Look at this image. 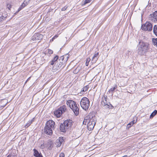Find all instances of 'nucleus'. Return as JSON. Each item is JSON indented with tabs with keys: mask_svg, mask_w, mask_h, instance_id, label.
I'll list each match as a JSON object with an SVG mask.
<instances>
[{
	"mask_svg": "<svg viewBox=\"0 0 157 157\" xmlns=\"http://www.w3.org/2000/svg\"><path fill=\"white\" fill-rule=\"evenodd\" d=\"M148 49V44L147 43L141 42H139L138 53L140 55H143Z\"/></svg>",
	"mask_w": 157,
	"mask_h": 157,
	"instance_id": "nucleus-1",
	"label": "nucleus"
},
{
	"mask_svg": "<svg viewBox=\"0 0 157 157\" xmlns=\"http://www.w3.org/2000/svg\"><path fill=\"white\" fill-rule=\"evenodd\" d=\"M55 122L52 120H49L46 123L45 125L50 128L54 129L55 125Z\"/></svg>",
	"mask_w": 157,
	"mask_h": 157,
	"instance_id": "nucleus-11",
	"label": "nucleus"
},
{
	"mask_svg": "<svg viewBox=\"0 0 157 157\" xmlns=\"http://www.w3.org/2000/svg\"><path fill=\"white\" fill-rule=\"evenodd\" d=\"M72 125V122L71 120H66L60 125V130L62 132H66V130L69 129Z\"/></svg>",
	"mask_w": 157,
	"mask_h": 157,
	"instance_id": "nucleus-2",
	"label": "nucleus"
},
{
	"mask_svg": "<svg viewBox=\"0 0 157 157\" xmlns=\"http://www.w3.org/2000/svg\"><path fill=\"white\" fill-rule=\"evenodd\" d=\"M91 119L90 117L89 116H86L84 119V121L83 122V124L86 125L87 123L90 121V119Z\"/></svg>",
	"mask_w": 157,
	"mask_h": 157,
	"instance_id": "nucleus-15",
	"label": "nucleus"
},
{
	"mask_svg": "<svg viewBox=\"0 0 157 157\" xmlns=\"http://www.w3.org/2000/svg\"><path fill=\"white\" fill-rule=\"evenodd\" d=\"M67 104L69 106L71 109L73 108L74 106L75 107V106H76L77 105L74 101L72 100H68L67 101Z\"/></svg>",
	"mask_w": 157,
	"mask_h": 157,
	"instance_id": "nucleus-10",
	"label": "nucleus"
},
{
	"mask_svg": "<svg viewBox=\"0 0 157 157\" xmlns=\"http://www.w3.org/2000/svg\"><path fill=\"white\" fill-rule=\"evenodd\" d=\"M36 157H43L42 155H41V153H40L39 154V155H38Z\"/></svg>",
	"mask_w": 157,
	"mask_h": 157,
	"instance_id": "nucleus-39",
	"label": "nucleus"
},
{
	"mask_svg": "<svg viewBox=\"0 0 157 157\" xmlns=\"http://www.w3.org/2000/svg\"><path fill=\"white\" fill-rule=\"evenodd\" d=\"M92 0H85L84 2V3L82 4V5H85L86 4L90 3Z\"/></svg>",
	"mask_w": 157,
	"mask_h": 157,
	"instance_id": "nucleus-27",
	"label": "nucleus"
},
{
	"mask_svg": "<svg viewBox=\"0 0 157 157\" xmlns=\"http://www.w3.org/2000/svg\"><path fill=\"white\" fill-rule=\"evenodd\" d=\"M59 57L58 56L56 55L53 59L50 62V64L51 65H53L55 63L56 64L57 61Z\"/></svg>",
	"mask_w": 157,
	"mask_h": 157,
	"instance_id": "nucleus-17",
	"label": "nucleus"
},
{
	"mask_svg": "<svg viewBox=\"0 0 157 157\" xmlns=\"http://www.w3.org/2000/svg\"><path fill=\"white\" fill-rule=\"evenodd\" d=\"M90 60V59L89 58H87L86 60V65L88 66L89 64V63Z\"/></svg>",
	"mask_w": 157,
	"mask_h": 157,
	"instance_id": "nucleus-25",
	"label": "nucleus"
},
{
	"mask_svg": "<svg viewBox=\"0 0 157 157\" xmlns=\"http://www.w3.org/2000/svg\"><path fill=\"white\" fill-rule=\"evenodd\" d=\"M22 4H24V5H25V6L27 5V3L26 2H24Z\"/></svg>",
	"mask_w": 157,
	"mask_h": 157,
	"instance_id": "nucleus-42",
	"label": "nucleus"
},
{
	"mask_svg": "<svg viewBox=\"0 0 157 157\" xmlns=\"http://www.w3.org/2000/svg\"><path fill=\"white\" fill-rule=\"evenodd\" d=\"M152 41L153 44L157 47V38H152Z\"/></svg>",
	"mask_w": 157,
	"mask_h": 157,
	"instance_id": "nucleus-23",
	"label": "nucleus"
},
{
	"mask_svg": "<svg viewBox=\"0 0 157 157\" xmlns=\"http://www.w3.org/2000/svg\"><path fill=\"white\" fill-rule=\"evenodd\" d=\"M157 114V110H155L151 114L150 116V118H152L156 114Z\"/></svg>",
	"mask_w": 157,
	"mask_h": 157,
	"instance_id": "nucleus-22",
	"label": "nucleus"
},
{
	"mask_svg": "<svg viewBox=\"0 0 157 157\" xmlns=\"http://www.w3.org/2000/svg\"><path fill=\"white\" fill-rule=\"evenodd\" d=\"M124 157H127V155H125L124 156H123Z\"/></svg>",
	"mask_w": 157,
	"mask_h": 157,
	"instance_id": "nucleus-43",
	"label": "nucleus"
},
{
	"mask_svg": "<svg viewBox=\"0 0 157 157\" xmlns=\"http://www.w3.org/2000/svg\"><path fill=\"white\" fill-rule=\"evenodd\" d=\"M141 29L144 31H150L152 29V25L149 22H146L141 26Z\"/></svg>",
	"mask_w": 157,
	"mask_h": 157,
	"instance_id": "nucleus-6",
	"label": "nucleus"
},
{
	"mask_svg": "<svg viewBox=\"0 0 157 157\" xmlns=\"http://www.w3.org/2000/svg\"><path fill=\"white\" fill-rule=\"evenodd\" d=\"M33 151H34L33 155L36 157L38 156V155H39V154L40 153L38 151L35 149H33Z\"/></svg>",
	"mask_w": 157,
	"mask_h": 157,
	"instance_id": "nucleus-21",
	"label": "nucleus"
},
{
	"mask_svg": "<svg viewBox=\"0 0 157 157\" xmlns=\"http://www.w3.org/2000/svg\"><path fill=\"white\" fill-rule=\"evenodd\" d=\"M28 80H26V81H25V84L28 82Z\"/></svg>",
	"mask_w": 157,
	"mask_h": 157,
	"instance_id": "nucleus-45",
	"label": "nucleus"
},
{
	"mask_svg": "<svg viewBox=\"0 0 157 157\" xmlns=\"http://www.w3.org/2000/svg\"><path fill=\"white\" fill-rule=\"evenodd\" d=\"M153 32L155 35L157 36V25H155L154 26Z\"/></svg>",
	"mask_w": 157,
	"mask_h": 157,
	"instance_id": "nucleus-19",
	"label": "nucleus"
},
{
	"mask_svg": "<svg viewBox=\"0 0 157 157\" xmlns=\"http://www.w3.org/2000/svg\"><path fill=\"white\" fill-rule=\"evenodd\" d=\"M67 6H65L64 7L62 8L61 10L62 11H65L67 9Z\"/></svg>",
	"mask_w": 157,
	"mask_h": 157,
	"instance_id": "nucleus-34",
	"label": "nucleus"
},
{
	"mask_svg": "<svg viewBox=\"0 0 157 157\" xmlns=\"http://www.w3.org/2000/svg\"><path fill=\"white\" fill-rule=\"evenodd\" d=\"M135 123V121L133 120L130 122L129 124L132 126Z\"/></svg>",
	"mask_w": 157,
	"mask_h": 157,
	"instance_id": "nucleus-33",
	"label": "nucleus"
},
{
	"mask_svg": "<svg viewBox=\"0 0 157 157\" xmlns=\"http://www.w3.org/2000/svg\"><path fill=\"white\" fill-rule=\"evenodd\" d=\"M43 35L41 34L37 33L34 34L32 37V40H38L43 38Z\"/></svg>",
	"mask_w": 157,
	"mask_h": 157,
	"instance_id": "nucleus-9",
	"label": "nucleus"
},
{
	"mask_svg": "<svg viewBox=\"0 0 157 157\" xmlns=\"http://www.w3.org/2000/svg\"><path fill=\"white\" fill-rule=\"evenodd\" d=\"M64 154L63 153H61L59 155V157H64Z\"/></svg>",
	"mask_w": 157,
	"mask_h": 157,
	"instance_id": "nucleus-35",
	"label": "nucleus"
},
{
	"mask_svg": "<svg viewBox=\"0 0 157 157\" xmlns=\"http://www.w3.org/2000/svg\"><path fill=\"white\" fill-rule=\"evenodd\" d=\"M53 129V128L45 125L44 128V132L48 135H51L52 134Z\"/></svg>",
	"mask_w": 157,
	"mask_h": 157,
	"instance_id": "nucleus-8",
	"label": "nucleus"
},
{
	"mask_svg": "<svg viewBox=\"0 0 157 157\" xmlns=\"http://www.w3.org/2000/svg\"><path fill=\"white\" fill-rule=\"evenodd\" d=\"M98 55H99V53L98 52H97L96 53H95L94 56L93 57H94L97 58H98Z\"/></svg>",
	"mask_w": 157,
	"mask_h": 157,
	"instance_id": "nucleus-32",
	"label": "nucleus"
},
{
	"mask_svg": "<svg viewBox=\"0 0 157 157\" xmlns=\"http://www.w3.org/2000/svg\"><path fill=\"white\" fill-rule=\"evenodd\" d=\"M36 157H43L42 155H41V153H40L39 154V155H38Z\"/></svg>",
	"mask_w": 157,
	"mask_h": 157,
	"instance_id": "nucleus-38",
	"label": "nucleus"
},
{
	"mask_svg": "<svg viewBox=\"0 0 157 157\" xmlns=\"http://www.w3.org/2000/svg\"><path fill=\"white\" fill-rule=\"evenodd\" d=\"M33 120H32L31 121H29L28 123H27L25 125V127H28L32 122Z\"/></svg>",
	"mask_w": 157,
	"mask_h": 157,
	"instance_id": "nucleus-29",
	"label": "nucleus"
},
{
	"mask_svg": "<svg viewBox=\"0 0 157 157\" xmlns=\"http://www.w3.org/2000/svg\"><path fill=\"white\" fill-rule=\"evenodd\" d=\"M48 52L49 55H51V54H52L53 51H52V50L50 49H48Z\"/></svg>",
	"mask_w": 157,
	"mask_h": 157,
	"instance_id": "nucleus-31",
	"label": "nucleus"
},
{
	"mask_svg": "<svg viewBox=\"0 0 157 157\" xmlns=\"http://www.w3.org/2000/svg\"><path fill=\"white\" fill-rule=\"evenodd\" d=\"M63 56H61L60 59L58 60L57 62V64L56 65V68L57 70L60 69V70L62 69L65 66V65L63 64V61L64 58Z\"/></svg>",
	"mask_w": 157,
	"mask_h": 157,
	"instance_id": "nucleus-7",
	"label": "nucleus"
},
{
	"mask_svg": "<svg viewBox=\"0 0 157 157\" xmlns=\"http://www.w3.org/2000/svg\"><path fill=\"white\" fill-rule=\"evenodd\" d=\"M7 157H14V156L13 155H9Z\"/></svg>",
	"mask_w": 157,
	"mask_h": 157,
	"instance_id": "nucleus-41",
	"label": "nucleus"
},
{
	"mask_svg": "<svg viewBox=\"0 0 157 157\" xmlns=\"http://www.w3.org/2000/svg\"><path fill=\"white\" fill-rule=\"evenodd\" d=\"M131 125H130V124H128L126 128H127L129 129L131 127Z\"/></svg>",
	"mask_w": 157,
	"mask_h": 157,
	"instance_id": "nucleus-36",
	"label": "nucleus"
},
{
	"mask_svg": "<svg viewBox=\"0 0 157 157\" xmlns=\"http://www.w3.org/2000/svg\"><path fill=\"white\" fill-rule=\"evenodd\" d=\"M57 144H59V143H57Z\"/></svg>",
	"mask_w": 157,
	"mask_h": 157,
	"instance_id": "nucleus-46",
	"label": "nucleus"
},
{
	"mask_svg": "<svg viewBox=\"0 0 157 157\" xmlns=\"http://www.w3.org/2000/svg\"><path fill=\"white\" fill-rule=\"evenodd\" d=\"M64 141V138L63 137H59V138L56 140V143H59V144L57 145V147H59Z\"/></svg>",
	"mask_w": 157,
	"mask_h": 157,
	"instance_id": "nucleus-13",
	"label": "nucleus"
},
{
	"mask_svg": "<svg viewBox=\"0 0 157 157\" xmlns=\"http://www.w3.org/2000/svg\"><path fill=\"white\" fill-rule=\"evenodd\" d=\"M73 111V112L75 113V114L76 115H78L79 114V109L77 106V105L76 106H75V107L74 106L73 108L71 109Z\"/></svg>",
	"mask_w": 157,
	"mask_h": 157,
	"instance_id": "nucleus-14",
	"label": "nucleus"
},
{
	"mask_svg": "<svg viewBox=\"0 0 157 157\" xmlns=\"http://www.w3.org/2000/svg\"><path fill=\"white\" fill-rule=\"evenodd\" d=\"M96 123V120L95 118L92 117L90 121L88 122L87 127L88 130L90 131L92 130L95 125Z\"/></svg>",
	"mask_w": 157,
	"mask_h": 157,
	"instance_id": "nucleus-5",
	"label": "nucleus"
},
{
	"mask_svg": "<svg viewBox=\"0 0 157 157\" xmlns=\"http://www.w3.org/2000/svg\"><path fill=\"white\" fill-rule=\"evenodd\" d=\"M25 5H24V4H22L19 7V9H18V10L17 12H18L20 10H21V9H22L23 8H24L25 7Z\"/></svg>",
	"mask_w": 157,
	"mask_h": 157,
	"instance_id": "nucleus-24",
	"label": "nucleus"
},
{
	"mask_svg": "<svg viewBox=\"0 0 157 157\" xmlns=\"http://www.w3.org/2000/svg\"><path fill=\"white\" fill-rule=\"evenodd\" d=\"M30 78V77H29L28 78V79H27L28 81Z\"/></svg>",
	"mask_w": 157,
	"mask_h": 157,
	"instance_id": "nucleus-44",
	"label": "nucleus"
},
{
	"mask_svg": "<svg viewBox=\"0 0 157 157\" xmlns=\"http://www.w3.org/2000/svg\"><path fill=\"white\" fill-rule=\"evenodd\" d=\"M80 104L82 108L85 111H87L90 106V101L87 98L83 97L81 99Z\"/></svg>",
	"mask_w": 157,
	"mask_h": 157,
	"instance_id": "nucleus-3",
	"label": "nucleus"
},
{
	"mask_svg": "<svg viewBox=\"0 0 157 157\" xmlns=\"http://www.w3.org/2000/svg\"><path fill=\"white\" fill-rule=\"evenodd\" d=\"M107 96L106 95H104L102 98L101 101V106H105V105L107 104L108 102H107Z\"/></svg>",
	"mask_w": 157,
	"mask_h": 157,
	"instance_id": "nucleus-12",
	"label": "nucleus"
},
{
	"mask_svg": "<svg viewBox=\"0 0 157 157\" xmlns=\"http://www.w3.org/2000/svg\"><path fill=\"white\" fill-rule=\"evenodd\" d=\"M150 15L153 17L154 21H157V11H155L153 14H151Z\"/></svg>",
	"mask_w": 157,
	"mask_h": 157,
	"instance_id": "nucleus-18",
	"label": "nucleus"
},
{
	"mask_svg": "<svg viewBox=\"0 0 157 157\" xmlns=\"http://www.w3.org/2000/svg\"><path fill=\"white\" fill-rule=\"evenodd\" d=\"M57 37L58 36H55L52 38V40H53L55 39L56 38H57Z\"/></svg>",
	"mask_w": 157,
	"mask_h": 157,
	"instance_id": "nucleus-40",
	"label": "nucleus"
},
{
	"mask_svg": "<svg viewBox=\"0 0 157 157\" xmlns=\"http://www.w3.org/2000/svg\"><path fill=\"white\" fill-rule=\"evenodd\" d=\"M6 17H5L4 16H2V17H0V21H3L4 20H5V18H6Z\"/></svg>",
	"mask_w": 157,
	"mask_h": 157,
	"instance_id": "nucleus-30",
	"label": "nucleus"
},
{
	"mask_svg": "<svg viewBox=\"0 0 157 157\" xmlns=\"http://www.w3.org/2000/svg\"><path fill=\"white\" fill-rule=\"evenodd\" d=\"M88 89V86H84L82 90V91L83 92H85L86 90H87Z\"/></svg>",
	"mask_w": 157,
	"mask_h": 157,
	"instance_id": "nucleus-28",
	"label": "nucleus"
},
{
	"mask_svg": "<svg viewBox=\"0 0 157 157\" xmlns=\"http://www.w3.org/2000/svg\"><path fill=\"white\" fill-rule=\"evenodd\" d=\"M98 59V58L93 57L91 60L92 63H95L96 62Z\"/></svg>",
	"mask_w": 157,
	"mask_h": 157,
	"instance_id": "nucleus-26",
	"label": "nucleus"
},
{
	"mask_svg": "<svg viewBox=\"0 0 157 157\" xmlns=\"http://www.w3.org/2000/svg\"><path fill=\"white\" fill-rule=\"evenodd\" d=\"M117 88V85L116 84L114 86L113 88H111V89H110L109 90V92H112V93H113L115 90Z\"/></svg>",
	"mask_w": 157,
	"mask_h": 157,
	"instance_id": "nucleus-20",
	"label": "nucleus"
},
{
	"mask_svg": "<svg viewBox=\"0 0 157 157\" xmlns=\"http://www.w3.org/2000/svg\"><path fill=\"white\" fill-rule=\"evenodd\" d=\"M44 144H43L41 145L40 146V148L41 149H43L44 148Z\"/></svg>",
	"mask_w": 157,
	"mask_h": 157,
	"instance_id": "nucleus-37",
	"label": "nucleus"
},
{
	"mask_svg": "<svg viewBox=\"0 0 157 157\" xmlns=\"http://www.w3.org/2000/svg\"><path fill=\"white\" fill-rule=\"evenodd\" d=\"M66 107L63 105L60 107L58 110L54 111V115L57 117H60L62 114L64 113L66 110Z\"/></svg>",
	"mask_w": 157,
	"mask_h": 157,
	"instance_id": "nucleus-4",
	"label": "nucleus"
},
{
	"mask_svg": "<svg viewBox=\"0 0 157 157\" xmlns=\"http://www.w3.org/2000/svg\"><path fill=\"white\" fill-rule=\"evenodd\" d=\"M102 107L105 109H112L113 108V106L111 105L109 102H108L107 104L105 105V106H103Z\"/></svg>",
	"mask_w": 157,
	"mask_h": 157,
	"instance_id": "nucleus-16",
	"label": "nucleus"
}]
</instances>
